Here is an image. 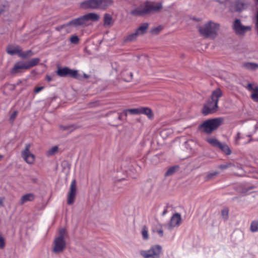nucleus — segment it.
<instances>
[{
    "mask_svg": "<svg viewBox=\"0 0 258 258\" xmlns=\"http://www.w3.org/2000/svg\"><path fill=\"white\" fill-rule=\"evenodd\" d=\"M35 198V196L32 193H29L23 195L20 201V204L23 205L24 204L27 202L33 201Z\"/></svg>",
    "mask_w": 258,
    "mask_h": 258,
    "instance_id": "16",
    "label": "nucleus"
},
{
    "mask_svg": "<svg viewBox=\"0 0 258 258\" xmlns=\"http://www.w3.org/2000/svg\"><path fill=\"white\" fill-rule=\"evenodd\" d=\"M77 192V183L75 179L72 181L68 193L67 194V204L73 205L75 201Z\"/></svg>",
    "mask_w": 258,
    "mask_h": 258,
    "instance_id": "7",
    "label": "nucleus"
},
{
    "mask_svg": "<svg viewBox=\"0 0 258 258\" xmlns=\"http://www.w3.org/2000/svg\"><path fill=\"white\" fill-rule=\"evenodd\" d=\"M176 170V167H171L168 169L167 171L165 173V176L167 177L172 175L175 172Z\"/></svg>",
    "mask_w": 258,
    "mask_h": 258,
    "instance_id": "34",
    "label": "nucleus"
},
{
    "mask_svg": "<svg viewBox=\"0 0 258 258\" xmlns=\"http://www.w3.org/2000/svg\"><path fill=\"white\" fill-rule=\"evenodd\" d=\"M235 10L237 12H240L244 9V4L240 1H237L235 4Z\"/></svg>",
    "mask_w": 258,
    "mask_h": 258,
    "instance_id": "27",
    "label": "nucleus"
},
{
    "mask_svg": "<svg viewBox=\"0 0 258 258\" xmlns=\"http://www.w3.org/2000/svg\"><path fill=\"white\" fill-rule=\"evenodd\" d=\"M255 188V186L253 185L249 186L248 187H245L242 190V192L245 194H248V192L249 190L254 189Z\"/></svg>",
    "mask_w": 258,
    "mask_h": 258,
    "instance_id": "39",
    "label": "nucleus"
},
{
    "mask_svg": "<svg viewBox=\"0 0 258 258\" xmlns=\"http://www.w3.org/2000/svg\"><path fill=\"white\" fill-rule=\"evenodd\" d=\"M98 9L104 10L113 4V0H97Z\"/></svg>",
    "mask_w": 258,
    "mask_h": 258,
    "instance_id": "15",
    "label": "nucleus"
},
{
    "mask_svg": "<svg viewBox=\"0 0 258 258\" xmlns=\"http://www.w3.org/2000/svg\"><path fill=\"white\" fill-rule=\"evenodd\" d=\"M4 198L0 197V207H3L4 206Z\"/></svg>",
    "mask_w": 258,
    "mask_h": 258,
    "instance_id": "47",
    "label": "nucleus"
},
{
    "mask_svg": "<svg viewBox=\"0 0 258 258\" xmlns=\"http://www.w3.org/2000/svg\"><path fill=\"white\" fill-rule=\"evenodd\" d=\"M250 229L252 232L258 231V221H254L251 222Z\"/></svg>",
    "mask_w": 258,
    "mask_h": 258,
    "instance_id": "33",
    "label": "nucleus"
},
{
    "mask_svg": "<svg viewBox=\"0 0 258 258\" xmlns=\"http://www.w3.org/2000/svg\"><path fill=\"white\" fill-rule=\"evenodd\" d=\"M232 28L235 33L239 35L244 34L247 31H250L251 29L250 26L243 25L239 19H236L234 21Z\"/></svg>",
    "mask_w": 258,
    "mask_h": 258,
    "instance_id": "9",
    "label": "nucleus"
},
{
    "mask_svg": "<svg viewBox=\"0 0 258 258\" xmlns=\"http://www.w3.org/2000/svg\"><path fill=\"white\" fill-rule=\"evenodd\" d=\"M224 153H225L226 155H228L231 153V151L228 145L225 144H221L220 146L219 147Z\"/></svg>",
    "mask_w": 258,
    "mask_h": 258,
    "instance_id": "25",
    "label": "nucleus"
},
{
    "mask_svg": "<svg viewBox=\"0 0 258 258\" xmlns=\"http://www.w3.org/2000/svg\"><path fill=\"white\" fill-rule=\"evenodd\" d=\"M66 232V231L64 229H63V228L59 230V235L57 238H60L61 239H64V237Z\"/></svg>",
    "mask_w": 258,
    "mask_h": 258,
    "instance_id": "42",
    "label": "nucleus"
},
{
    "mask_svg": "<svg viewBox=\"0 0 258 258\" xmlns=\"http://www.w3.org/2000/svg\"><path fill=\"white\" fill-rule=\"evenodd\" d=\"M133 74L131 72H125L122 74L123 79L127 82L131 81L133 79Z\"/></svg>",
    "mask_w": 258,
    "mask_h": 258,
    "instance_id": "29",
    "label": "nucleus"
},
{
    "mask_svg": "<svg viewBox=\"0 0 258 258\" xmlns=\"http://www.w3.org/2000/svg\"><path fill=\"white\" fill-rule=\"evenodd\" d=\"M99 16L94 13H88L84 16H82L78 18L72 20L67 24L60 26L56 27V30L60 31L62 33L63 35H65L66 33H69L65 28L70 25H73L75 27L79 26H88L89 25V21H98L99 20Z\"/></svg>",
    "mask_w": 258,
    "mask_h": 258,
    "instance_id": "1",
    "label": "nucleus"
},
{
    "mask_svg": "<svg viewBox=\"0 0 258 258\" xmlns=\"http://www.w3.org/2000/svg\"><path fill=\"white\" fill-rule=\"evenodd\" d=\"M5 246L4 239L0 234V248H3Z\"/></svg>",
    "mask_w": 258,
    "mask_h": 258,
    "instance_id": "44",
    "label": "nucleus"
},
{
    "mask_svg": "<svg viewBox=\"0 0 258 258\" xmlns=\"http://www.w3.org/2000/svg\"><path fill=\"white\" fill-rule=\"evenodd\" d=\"M240 139V133H238L237 134V136L235 138V143L236 144H238V141L239 139Z\"/></svg>",
    "mask_w": 258,
    "mask_h": 258,
    "instance_id": "48",
    "label": "nucleus"
},
{
    "mask_svg": "<svg viewBox=\"0 0 258 258\" xmlns=\"http://www.w3.org/2000/svg\"><path fill=\"white\" fill-rule=\"evenodd\" d=\"M181 223V216L178 213H175L172 215L170 219V221L168 224V228L172 229L175 226H178Z\"/></svg>",
    "mask_w": 258,
    "mask_h": 258,
    "instance_id": "13",
    "label": "nucleus"
},
{
    "mask_svg": "<svg viewBox=\"0 0 258 258\" xmlns=\"http://www.w3.org/2000/svg\"><path fill=\"white\" fill-rule=\"evenodd\" d=\"M232 166H233V164L232 163H226L225 164L219 165V168H220L222 170H224V169H227L229 167H230Z\"/></svg>",
    "mask_w": 258,
    "mask_h": 258,
    "instance_id": "41",
    "label": "nucleus"
},
{
    "mask_svg": "<svg viewBox=\"0 0 258 258\" xmlns=\"http://www.w3.org/2000/svg\"><path fill=\"white\" fill-rule=\"evenodd\" d=\"M139 34L135 31L134 33H132L129 35H128L124 39V41L125 42H133L135 41L137 37H138Z\"/></svg>",
    "mask_w": 258,
    "mask_h": 258,
    "instance_id": "22",
    "label": "nucleus"
},
{
    "mask_svg": "<svg viewBox=\"0 0 258 258\" xmlns=\"http://www.w3.org/2000/svg\"><path fill=\"white\" fill-rule=\"evenodd\" d=\"M140 114L146 115L150 119H152L154 117V113L149 107H140Z\"/></svg>",
    "mask_w": 258,
    "mask_h": 258,
    "instance_id": "18",
    "label": "nucleus"
},
{
    "mask_svg": "<svg viewBox=\"0 0 258 258\" xmlns=\"http://www.w3.org/2000/svg\"><path fill=\"white\" fill-rule=\"evenodd\" d=\"M142 235L143 238L144 239L147 240V239H148L149 236H148V229L146 227V226H144L143 227V228H142Z\"/></svg>",
    "mask_w": 258,
    "mask_h": 258,
    "instance_id": "35",
    "label": "nucleus"
},
{
    "mask_svg": "<svg viewBox=\"0 0 258 258\" xmlns=\"http://www.w3.org/2000/svg\"><path fill=\"white\" fill-rule=\"evenodd\" d=\"M245 88L247 90L253 92L254 91H256V89H258V86L254 83H248L245 86Z\"/></svg>",
    "mask_w": 258,
    "mask_h": 258,
    "instance_id": "28",
    "label": "nucleus"
},
{
    "mask_svg": "<svg viewBox=\"0 0 258 258\" xmlns=\"http://www.w3.org/2000/svg\"><path fill=\"white\" fill-rule=\"evenodd\" d=\"M104 26L105 27H110L113 24L112 17L110 14H105L104 15Z\"/></svg>",
    "mask_w": 258,
    "mask_h": 258,
    "instance_id": "20",
    "label": "nucleus"
},
{
    "mask_svg": "<svg viewBox=\"0 0 258 258\" xmlns=\"http://www.w3.org/2000/svg\"><path fill=\"white\" fill-rule=\"evenodd\" d=\"M207 141L210 143L212 146L216 147H218L221 145V143L218 141L217 139L215 138H208L207 140Z\"/></svg>",
    "mask_w": 258,
    "mask_h": 258,
    "instance_id": "24",
    "label": "nucleus"
},
{
    "mask_svg": "<svg viewBox=\"0 0 258 258\" xmlns=\"http://www.w3.org/2000/svg\"><path fill=\"white\" fill-rule=\"evenodd\" d=\"M33 52L30 50H28L26 52H22V50L21 49V51L19 54V56L22 58H26L27 57H29L33 55Z\"/></svg>",
    "mask_w": 258,
    "mask_h": 258,
    "instance_id": "31",
    "label": "nucleus"
},
{
    "mask_svg": "<svg viewBox=\"0 0 258 258\" xmlns=\"http://www.w3.org/2000/svg\"><path fill=\"white\" fill-rule=\"evenodd\" d=\"M223 119L222 118H215L208 119L204 121L199 126L200 129L206 134H211L219 126L222 125Z\"/></svg>",
    "mask_w": 258,
    "mask_h": 258,
    "instance_id": "5",
    "label": "nucleus"
},
{
    "mask_svg": "<svg viewBox=\"0 0 258 258\" xmlns=\"http://www.w3.org/2000/svg\"><path fill=\"white\" fill-rule=\"evenodd\" d=\"M219 172L217 171L208 173L206 176L205 177V180L206 181H208L213 180L215 177L217 176Z\"/></svg>",
    "mask_w": 258,
    "mask_h": 258,
    "instance_id": "26",
    "label": "nucleus"
},
{
    "mask_svg": "<svg viewBox=\"0 0 258 258\" xmlns=\"http://www.w3.org/2000/svg\"><path fill=\"white\" fill-rule=\"evenodd\" d=\"M128 113V109H125L123 111V112L121 113V114L124 115V116H126L127 115V113Z\"/></svg>",
    "mask_w": 258,
    "mask_h": 258,
    "instance_id": "50",
    "label": "nucleus"
},
{
    "mask_svg": "<svg viewBox=\"0 0 258 258\" xmlns=\"http://www.w3.org/2000/svg\"><path fill=\"white\" fill-rule=\"evenodd\" d=\"M97 0H87L80 3V8L83 9H98Z\"/></svg>",
    "mask_w": 258,
    "mask_h": 258,
    "instance_id": "12",
    "label": "nucleus"
},
{
    "mask_svg": "<svg viewBox=\"0 0 258 258\" xmlns=\"http://www.w3.org/2000/svg\"><path fill=\"white\" fill-rule=\"evenodd\" d=\"M59 128L62 131H68L70 132H72L73 130H74L76 127L74 125H59Z\"/></svg>",
    "mask_w": 258,
    "mask_h": 258,
    "instance_id": "32",
    "label": "nucleus"
},
{
    "mask_svg": "<svg viewBox=\"0 0 258 258\" xmlns=\"http://www.w3.org/2000/svg\"><path fill=\"white\" fill-rule=\"evenodd\" d=\"M46 79L47 81L50 82L52 80V78L50 76H47Z\"/></svg>",
    "mask_w": 258,
    "mask_h": 258,
    "instance_id": "51",
    "label": "nucleus"
},
{
    "mask_svg": "<svg viewBox=\"0 0 258 258\" xmlns=\"http://www.w3.org/2000/svg\"><path fill=\"white\" fill-rule=\"evenodd\" d=\"M79 38L76 35H73L70 38V41L72 43L77 44L79 42Z\"/></svg>",
    "mask_w": 258,
    "mask_h": 258,
    "instance_id": "40",
    "label": "nucleus"
},
{
    "mask_svg": "<svg viewBox=\"0 0 258 258\" xmlns=\"http://www.w3.org/2000/svg\"><path fill=\"white\" fill-rule=\"evenodd\" d=\"M30 144L26 145L25 149L22 152V157L28 164H32L35 160V156L30 152Z\"/></svg>",
    "mask_w": 258,
    "mask_h": 258,
    "instance_id": "10",
    "label": "nucleus"
},
{
    "mask_svg": "<svg viewBox=\"0 0 258 258\" xmlns=\"http://www.w3.org/2000/svg\"><path fill=\"white\" fill-rule=\"evenodd\" d=\"M162 27L161 26L153 28L151 30L152 34L154 35H157L162 30Z\"/></svg>",
    "mask_w": 258,
    "mask_h": 258,
    "instance_id": "36",
    "label": "nucleus"
},
{
    "mask_svg": "<svg viewBox=\"0 0 258 258\" xmlns=\"http://www.w3.org/2000/svg\"><path fill=\"white\" fill-rule=\"evenodd\" d=\"M228 211L227 210H224L222 211V216L223 218L226 219L228 217Z\"/></svg>",
    "mask_w": 258,
    "mask_h": 258,
    "instance_id": "45",
    "label": "nucleus"
},
{
    "mask_svg": "<svg viewBox=\"0 0 258 258\" xmlns=\"http://www.w3.org/2000/svg\"><path fill=\"white\" fill-rule=\"evenodd\" d=\"M57 74L60 77L70 76L77 79H81L82 76L78 74L77 71L72 70L67 68L59 69L56 72Z\"/></svg>",
    "mask_w": 258,
    "mask_h": 258,
    "instance_id": "8",
    "label": "nucleus"
},
{
    "mask_svg": "<svg viewBox=\"0 0 258 258\" xmlns=\"http://www.w3.org/2000/svg\"><path fill=\"white\" fill-rule=\"evenodd\" d=\"M17 114H18V112L17 111H14L10 116V120L11 121H13L15 118L16 117L17 115Z\"/></svg>",
    "mask_w": 258,
    "mask_h": 258,
    "instance_id": "43",
    "label": "nucleus"
},
{
    "mask_svg": "<svg viewBox=\"0 0 258 258\" xmlns=\"http://www.w3.org/2000/svg\"><path fill=\"white\" fill-rule=\"evenodd\" d=\"M3 158V156L0 154V160Z\"/></svg>",
    "mask_w": 258,
    "mask_h": 258,
    "instance_id": "55",
    "label": "nucleus"
},
{
    "mask_svg": "<svg viewBox=\"0 0 258 258\" xmlns=\"http://www.w3.org/2000/svg\"><path fill=\"white\" fill-rule=\"evenodd\" d=\"M242 67L246 70L255 71L258 69V63L251 62H247L243 63Z\"/></svg>",
    "mask_w": 258,
    "mask_h": 258,
    "instance_id": "19",
    "label": "nucleus"
},
{
    "mask_svg": "<svg viewBox=\"0 0 258 258\" xmlns=\"http://www.w3.org/2000/svg\"><path fill=\"white\" fill-rule=\"evenodd\" d=\"M84 77L85 78H89V76L85 74H84Z\"/></svg>",
    "mask_w": 258,
    "mask_h": 258,
    "instance_id": "54",
    "label": "nucleus"
},
{
    "mask_svg": "<svg viewBox=\"0 0 258 258\" xmlns=\"http://www.w3.org/2000/svg\"><path fill=\"white\" fill-rule=\"evenodd\" d=\"M162 247L159 245L152 246L149 250H142L140 254L144 258H160Z\"/></svg>",
    "mask_w": 258,
    "mask_h": 258,
    "instance_id": "6",
    "label": "nucleus"
},
{
    "mask_svg": "<svg viewBox=\"0 0 258 258\" xmlns=\"http://www.w3.org/2000/svg\"><path fill=\"white\" fill-rule=\"evenodd\" d=\"M220 25L219 23L209 21L198 27V32L204 38L214 39L218 35Z\"/></svg>",
    "mask_w": 258,
    "mask_h": 258,
    "instance_id": "2",
    "label": "nucleus"
},
{
    "mask_svg": "<svg viewBox=\"0 0 258 258\" xmlns=\"http://www.w3.org/2000/svg\"><path fill=\"white\" fill-rule=\"evenodd\" d=\"M250 97L253 101L258 102V89L251 93Z\"/></svg>",
    "mask_w": 258,
    "mask_h": 258,
    "instance_id": "37",
    "label": "nucleus"
},
{
    "mask_svg": "<svg viewBox=\"0 0 258 258\" xmlns=\"http://www.w3.org/2000/svg\"><path fill=\"white\" fill-rule=\"evenodd\" d=\"M216 2H219L220 4L224 3L226 0H216Z\"/></svg>",
    "mask_w": 258,
    "mask_h": 258,
    "instance_id": "52",
    "label": "nucleus"
},
{
    "mask_svg": "<svg viewBox=\"0 0 258 258\" xmlns=\"http://www.w3.org/2000/svg\"><path fill=\"white\" fill-rule=\"evenodd\" d=\"M118 119L119 120H122V114L121 113H120L119 114V116L118 117Z\"/></svg>",
    "mask_w": 258,
    "mask_h": 258,
    "instance_id": "53",
    "label": "nucleus"
},
{
    "mask_svg": "<svg viewBox=\"0 0 258 258\" xmlns=\"http://www.w3.org/2000/svg\"><path fill=\"white\" fill-rule=\"evenodd\" d=\"M43 89V87H37L35 89V92L36 93H38L40 91H41Z\"/></svg>",
    "mask_w": 258,
    "mask_h": 258,
    "instance_id": "49",
    "label": "nucleus"
},
{
    "mask_svg": "<svg viewBox=\"0 0 258 258\" xmlns=\"http://www.w3.org/2000/svg\"><path fill=\"white\" fill-rule=\"evenodd\" d=\"M21 70H28L26 62H18L16 63L12 69L11 73L12 74H16L20 72Z\"/></svg>",
    "mask_w": 258,
    "mask_h": 258,
    "instance_id": "14",
    "label": "nucleus"
},
{
    "mask_svg": "<svg viewBox=\"0 0 258 258\" xmlns=\"http://www.w3.org/2000/svg\"><path fill=\"white\" fill-rule=\"evenodd\" d=\"M128 113L131 114H140V108L128 109Z\"/></svg>",
    "mask_w": 258,
    "mask_h": 258,
    "instance_id": "38",
    "label": "nucleus"
},
{
    "mask_svg": "<svg viewBox=\"0 0 258 258\" xmlns=\"http://www.w3.org/2000/svg\"><path fill=\"white\" fill-rule=\"evenodd\" d=\"M148 27V23H143L136 29V31L139 34V35H142L146 33Z\"/></svg>",
    "mask_w": 258,
    "mask_h": 258,
    "instance_id": "21",
    "label": "nucleus"
},
{
    "mask_svg": "<svg viewBox=\"0 0 258 258\" xmlns=\"http://www.w3.org/2000/svg\"><path fill=\"white\" fill-rule=\"evenodd\" d=\"M58 147L57 146H54L50 149L46 153L47 156H52L55 155L58 151Z\"/></svg>",
    "mask_w": 258,
    "mask_h": 258,
    "instance_id": "30",
    "label": "nucleus"
},
{
    "mask_svg": "<svg viewBox=\"0 0 258 258\" xmlns=\"http://www.w3.org/2000/svg\"><path fill=\"white\" fill-rule=\"evenodd\" d=\"M222 95V92L219 88H217L212 92L210 99L204 105L202 109V113L204 115L217 111L218 108V102Z\"/></svg>",
    "mask_w": 258,
    "mask_h": 258,
    "instance_id": "3",
    "label": "nucleus"
},
{
    "mask_svg": "<svg viewBox=\"0 0 258 258\" xmlns=\"http://www.w3.org/2000/svg\"><path fill=\"white\" fill-rule=\"evenodd\" d=\"M7 51L8 53L11 55L17 54L19 56V54L21 51V48L18 45H9L7 47Z\"/></svg>",
    "mask_w": 258,
    "mask_h": 258,
    "instance_id": "17",
    "label": "nucleus"
},
{
    "mask_svg": "<svg viewBox=\"0 0 258 258\" xmlns=\"http://www.w3.org/2000/svg\"><path fill=\"white\" fill-rule=\"evenodd\" d=\"M155 231L158 233L160 236H162L163 235V231L161 228L156 229Z\"/></svg>",
    "mask_w": 258,
    "mask_h": 258,
    "instance_id": "46",
    "label": "nucleus"
},
{
    "mask_svg": "<svg viewBox=\"0 0 258 258\" xmlns=\"http://www.w3.org/2000/svg\"><path fill=\"white\" fill-rule=\"evenodd\" d=\"M66 247V242L64 239L60 238H56L54 242L53 251L54 253H58L62 252Z\"/></svg>",
    "mask_w": 258,
    "mask_h": 258,
    "instance_id": "11",
    "label": "nucleus"
},
{
    "mask_svg": "<svg viewBox=\"0 0 258 258\" xmlns=\"http://www.w3.org/2000/svg\"><path fill=\"white\" fill-rule=\"evenodd\" d=\"M161 4L147 3L141 5L131 12L134 16H143L154 12H158L162 9Z\"/></svg>",
    "mask_w": 258,
    "mask_h": 258,
    "instance_id": "4",
    "label": "nucleus"
},
{
    "mask_svg": "<svg viewBox=\"0 0 258 258\" xmlns=\"http://www.w3.org/2000/svg\"><path fill=\"white\" fill-rule=\"evenodd\" d=\"M40 59L39 58H34L26 62L27 65V68L28 69L36 66L40 61Z\"/></svg>",
    "mask_w": 258,
    "mask_h": 258,
    "instance_id": "23",
    "label": "nucleus"
}]
</instances>
